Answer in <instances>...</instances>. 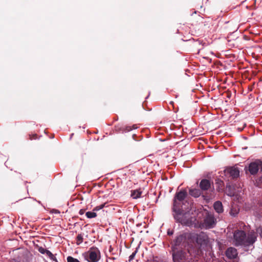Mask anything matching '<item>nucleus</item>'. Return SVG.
Returning <instances> with one entry per match:
<instances>
[{"label":"nucleus","instance_id":"0eeeda50","mask_svg":"<svg viewBox=\"0 0 262 262\" xmlns=\"http://www.w3.org/2000/svg\"><path fill=\"white\" fill-rule=\"evenodd\" d=\"M215 225V219L211 214H208L204 220L203 226L206 229L212 228Z\"/></svg>","mask_w":262,"mask_h":262},{"label":"nucleus","instance_id":"aec40b11","mask_svg":"<svg viewBox=\"0 0 262 262\" xmlns=\"http://www.w3.org/2000/svg\"><path fill=\"white\" fill-rule=\"evenodd\" d=\"M104 204H101L99 206H96L93 209V211L94 212L97 211L102 209L104 207Z\"/></svg>","mask_w":262,"mask_h":262},{"label":"nucleus","instance_id":"6e6552de","mask_svg":"<svg viewBox=\"0 0 262 262\" xmlns=\"http://www.w3.org/2000/svg\"><path fill=\"white\" fill-rule=\"evenodd\" d=\"M225 172L227 174H230L232 178H237L239 174L238 169L234 167L227 168L225 169Z\"/></svg>","mask_w":262,"mask_h":262},{"label":"nucleus","instance_id":"6ab92c4d","mask_svg":"<svg viewBox=\"0 0 262 262\" xmlns=\"http://www.w3.org/2000/svg\"><path fill=\"white\" fill-rule=\"evenodd\" d=\"M67 261L68 262H80L77 259L74 258L71 256H68L67 257Z\"/></svg>","mask_w":262,"mask_h":262},{"label":"nucleus","instance_id":"4be33fe9","mask_svg":"<svg viewBox=\"0 0 262 262\" xmlns=\"http://www.w3.org/2000/svg\"><path fill=\"white\" fill-rule=\"evenodd\" d=\"M136 255V252H134L129 257V261H131L132 260H133L134 258V257Z\"/></svg>","mask_w":262,"mask_h":262},{"label":"nucleus","instance_id":"f3484780","mask_svg":"<svg viewBox=\"0 0 262 262\" xmlns=\"http://www.w3.org/2000/svg\"><path fill=\"white\" fill-rule=\"evenodd\" d=\"M46 254L52 260L57 261V259L54 255L49 250H46Z\"/></svg>","mask_w":262,"mask_h":262},{"label":"nucleus","instance_id":"20e7f679","mask_svg":"<svg viewBox=\"0 0 262 262\" xmlns=\"http://www.w3.org/2000/svg\"><path fill=\"white\" fill-rule=\"evenodd\" d=\"M83 256L89 262H97L100 259V252L97 247H93L84 253Z\"/></svg>","mask_w":262,"mask_h":262},{"label":"nucleus","instance_id":"5701e85b","mask_svg":"<svg viewBox=\"0 0 262 262\" xmlns=\"http://www.w3.org/2000/svg\"><path fill=\"white\" fill-rule=\"evenodd\" d=\"M46 250L43 248H40L39 250V252L42 254L46 253Z\"/></svg>","mask_w":262,"mask_h":262},{"label":"nucleus","instance_id":"ddd939ff","mask_svg":"<svg viewBox=\"0 0 262 262\" xmlns=\"http://www.w3.org/2000/svg\"><path fill=\"white\" fill-rule=\"evenodd\" d=\"M142 191L140 189H137L132 192L131 196L134 199H137L141 196Z\"/></svg>","mask_w":262,"mask_h":262},{"label":"nucleus","instance_id":"393cba45","mask_svg":"<svg viewBox=\"0 0 262 262\" xmlns=\"http://www.w3.org/2000/svg\"><path fill=\"white\" fill-rule=\"evenodd\" d=\"M168 234L169 235H171V234H172V232L168 231Z\"/></svg>","mask_w":262,"mask_h":262},{"label":"nucleus","instance_id":"39448f33","mask_svg":"<svg viewBox=\"0 0 262 262\" xmlns=\"http://www.w3.org/2000/svg\"><path fill=\"white\" fill-rule=\"evenodd\" d=\"M187 194L186 190H182L179 192L176 193L173 200V211H176V209H179V202H181L184 200Z\"/></svg>","mask_w":262,"mask_h":262},{"label":"nucleus","instance_id":"a878e982","mask_svg":"<svg viewBox=\"0 0 262 262\" xmlns=\"http://www.w3.org/2000/svg\"><path fill=\"white\" fill-rule=\"evenodd\" d=\"M196 242L199 243L198 238H197V239H196Z\"/></svg>","mask_w":262,"mask_h":262},{"label":"nucleus","instance_id":"f8f14e48","mask_svg":"<svg viewBox=\"0 0 262 262\" xmlns=\"http://www.w3.org/2000/svg\"><path fill=\"white\" fill-rule=\"evenodd\" d=\"M214 208L217 212H222L223 210L222 203L219 201L215 202L214 204Z\"/></svg>","mask_w":262,"mask_h":262},{"label":"nucleus","instance_id":"dca6fc26","mask_svg":"<svg viewBox=\"0 0 262 262\" xmlns=\"http://www.w3.org/2000/svg\"><path fill=\"white\" fill-rule=\"evenodd\" d=\"M85 215L88 218L92 219L95 217L97 216V214L94 211H88L86 212Z\"/></svg>","mask_w":262,"mask_h":262},{"label":"nucleus","instance_id":"2eb2a0df","mask_svg":"<svg viewBox=\"0 0 262 262\" xmlns=\"http://www.w3.org/2000/svg\"><path fill=\"white\" fill-rule=\"evenodd\" d=\"M239 210V209L237 207L232 206L230 214L232 216H235L238 213Z\"/></svg>","mask_w":262,"mask_h":262},{"label":"nucleus","instance_id":"f257e3e1","mask_svg":"<svg viewBox=\"0 0 262 262\" xmlns=\"http://www.w3.org/2000/svg\"><path fill=\"white\" fill-rule=\"evenodd\" d=\"M190 237L189 234H185L178 236L173 241L172 245V256L174 262H180L185 257L182 252L183 248L188 244V238Z\"/></svg>","mask_w":262,"mask_h":262},{"label":"nucleus","instance_id":"4468645a","mask_svg":"<svg viewBox=\"0 0 262 262\" xmlns=\"http://www.w3.org/2000/svg\"><path fill=\"white\" fill-rule=\"evenodd\" d=\"M189 194L195 198H198L201 195V191L197 189H192L189 190Z\"/></svg>","mask_w":262,"mask_h":262},{"label":"nucleus","instance_id":"a211bd4d","mask_svg":"<svg viewBox=\"0 0 262 262\" xmlns=\"http://www.w3.org/2000/svg\"><path fill=\"white\" fill-rule=\"evenodd\" d=\"M83 242V236L80 234L76 237V244L79 245Z\"/></svg>","mask_w":262,"mask_h":262},{"label":"nucleus","instance_id":"412c9836","mask_svg":"<svg viewBox=\"0 0 262 262\" xmlns=\"http://www.w3.org/2000/svg\"><path fill=\"white\" fill-rule=\"evenodd\" d=\"M256 232L260 236H262V227H259L256 229Z\"/></svg>","mask_w":262,"mask_h":262},{"label":"nucleus","instance_id":"423d86ee","mask_svg":"<svg viewBox=\"0 0 262 262\" xmlns=\"http://www.w3.org/2000/svg\"><path fill=\"white\" fill-rule=\"evenodd\" d=\"M259 169L262 171V162L259 160L251 162L249 165V170L252 174L256 173Z\"/></svg>","mask_w":262,"mask_h":262},{"label":"nucleus","instance_id":"9d476101","mask_svg":"<svg viewBox=\"0 0 262 262\" xmlns=\"http://www.w3.org/2000/svg\"><path fill=\"white\" fill-rule=\"evenodd\" d=\"M200 187L203 190H208L210 187V182L208 180L203 179L200 182Z\"/></svg>","mask_w":262,"mask_h":262},{"label":"nucleus","instance_id":"1a4fd4ad","mask_svg":"<svg viewBox=\"0 0 262 262\" xmlns=\"http://www.w3.org/2000/svg\"><path fill=\"white\" fill-rule=\"evenodd\" d=\"M226 254L229 258L233 259L236 257L237 252L235 248L230 247L227 250Z\"/></svg>","mask_w":262,"mask_h":262},{"label":"nucleus","instance_id":"9b49d317","mask_svg":"<svg viewBox=\"0 0 262 262\" xmlns=\"http://www.w3.org/2000/svg\"><path fill=\"white\" fill-rule=\"evenodd\" d=\"M226 194L229 196H234L236 194L234 188L230 185H227L225 190Z\"/></svg>","mask_w":262,"mask_h":262},{"label":"nucleus","instance_id":"7ed1b4c3","mask_svg":"<svg viewBox=\"0 0 262 262\" xmlns=\"http://www.w3.org/2000/svg\"><path fill=\"white\" fill-rule=\"evenodd\" d=\"M192 209L187 212H184L183 211L180 210L179 209H176V211H174V219L176 221L183 225L188 226L192 225L196 221L195 215L193 213Z\"/></svg>","mask_w":262,"mask_h":262},{"label":"nucleus","instance_id":"f03ea898","mask_svg":"<svg viewBox=\"0 0 262 262\" xmlns=\"http://www.w3.org/2000/svg\"><path fill=\"white\" fill-rule=\"evenodd\" d=\"M256 240L254 232H251L247 236L243 231L237 230L234 234V242L235 245L249 246L252 245Z\"/></svg>","mask_w":262,"mask_h":262},{"label":"nucleus","instance_id":"b1692460","mask_svg":"<svg viewBox=\"0 0 262 262\" xmlns=\"http://www.w3.org/2000/svg\"><path fill=\"white\" fill-rule=\"evenodd\" d=\"M80 212V213L81 214H83V211L82 210H80V212Z\"/></svg>","mask_w":262,"mask_h":262}]
</instances>
